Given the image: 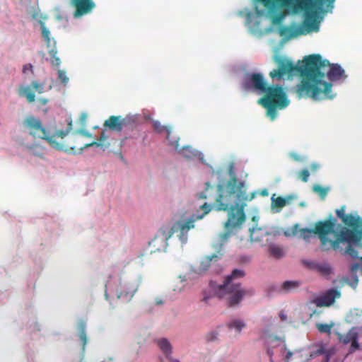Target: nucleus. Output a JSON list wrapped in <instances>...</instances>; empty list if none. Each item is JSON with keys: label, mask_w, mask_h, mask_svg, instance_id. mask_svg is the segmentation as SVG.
<instances>
[{"label": "nucleus", "mask_w": 362, "mask_h": 362, "mask_svg": "<svg viewBox=\"0 0 362 362\" xmlns=\"http://www.w3.org/2000/svg\"><path fill=\"white\" fill-rule=\"evenodd\" d=\"M354 337H358V333L350 330L346 334H339V340L344 344H347L354 340Z\"/></svg>", "instance_id": "23"}, {"label": "nucleus", "mask_w": 362, "mask_h": 362, "mask_svg": "<svg viewBox=\"0 0 362 362\" xmlns=\"http://www.w3.org/2000/svg\"><path fill=\"white\" fill-rule=\"evenodd\" d=\"M300 352H291L288 351L285 356V362H302Z\"/></svg>", "instance_id": "27"}, {"label": "nucleus", "mask_w": 362, "mask_h": 362, "mask_svg": "<svg viewBox=\"0 0 362 362\" xmlns=\"http://www.w3.org/2000/svg\"><path fill=\"white\" fill-rule=\"evenodd\" d=\"M269 252L271 255L274 257L275 258H281L284 256V251L281 247L276 245H272L269 247Z\"/></svg>", "instance_id": "29"}, {"label": "nucleus", "mask_w": 362, "mask_h": 362, "mask_svg": "<svg viewBox=\"0 0 362 362\" xmlns=\"http://www.w3.org/2000/svg\"><path fill=\"white\" fill-rule=\"evenodd\" d=\"M332 325H333L332 324L328 325V324L317 323V324H316V327L317 328L318 331L321 333L329 334L331 332V329H332Z\"/></svg>", "instance_id": "33"}, {"label": "nucleus", "mask_w": 362, "mask_h": 362, "mask_svg": "<svg viewBox=\"0 0 362 362\" xmlns=\"http://www.w3.org/2000/svg\"><path fill=\"white\" fill-rule=\"evenodd\" d=\"M267 354H268V355H269V357H270V360L272 361V356L273 353H272V351L270 350V349H268V350H267Z\"/></svg>", "instance_id": "52"}, {"label": "nucleus", "mask_w": 362, "mask_h": 362, "mask_svg": "<svg viewBox=\"0 0 362 362\" xmlns=\"http://www.w3.org/2000/svg\"><path fill=\"white\" fill-rule=\"evenodd\" d=\"M201 209L204 211L203 214L197 216V219L202 218L206 214L210 212L212 206L208 203L205 202L202 205L200 206Z\"/></svg>", "instance_id": "38"}, {"label": "nucleus", "mask_w": 362, "mask_h": 362, "mask_svg": "<svg viewBox=\"0 0 362 362\" xmlns=\"http://www.w3.org/2000/svg\"><path fill=\"white\" fill-rule=\"evenodd\" d=\"M337 220L330 216L329 218L324 221H319L315 223L314 228H298V237L308 242L313 234L317 235L320 240L321 247L323 250H328V244L329 238H327L329 234L334 233V227Z\"/></svg>", "instance_id": "7"}, {"label": "nucleus", "mask_w": 362, "mask_h": 362, "mask_svg": "<svg viewBox=\"0 0 362 362\" xmlns=\"http://www.w3.org/2000/svg\"><path fill=\"white\" fill-rule=\"evenodd\" d=\"M300 227V225L298 223L294 224L291 228H287L284 231V235L286 237H291V236H297L298 234V228Z\"/></svg>", "instance_id": "30"}, {"label": "nucleus", "mask_w": 362, "mask_h": 362, "mask_svg": "<svg viewBox=\"0 0 362 362\" xmlns=\"http://www.w3.org/2000/svg\"><path fill=\"white\" fill-rule=\"evenodd\" d=\"M274 206L278 208H282L286 204V200L282 197H278L277 198L272 200Z\"/></svg>", "instance_id": "35"}, {"label": "nucleus", "mask_w": 362, "mask_h": 362, "mask_svg": "<svg viewBox=\"0 0 362 362\" xmlns=\"http://www.w3.org/2000/svg\"><path fill=\"white\" fill-rule=\"evenodd\" d=\"M218 333L215 332H210L206 335L207 341H213L217 339Z\"/></svg>", "instance_id": "43"}, {"label": "nucleus", "mask_w": 362, "mask_h": 362, "mask_svg": "<svg viewBox=\"0 0 362 362\" xmlns=\"http://www.w3.org/2000/svg\"><path fill=\"white\" fill-rule=\"evenodd\" d=\"M104 126L108 127L111 130L121 132L122 129L123 122L120 116L112 115L105 122Z\"/></svg>", "instance_id": "18"}, {"label": "nucleus", "mask_w": 362, "mask_h": 362, "mask_svg": "<svg viewBox=\"0 0 362 362\" xmlns=\"http://www.w3.org/2000/svg\"><path fill=\"white\" fill-rule=\"evenodd\" d=\"M87 119V114L86 113H82L80 116V121L81 124H84Z\"/></svg>", "instance_id": "49"}, {"label": "nucleus", "mask_w": 362, "mask_h": 362, "mask_svg": "<svg viewBox=\"0 0 362 362\" xmlns=\"http://www.w3.org/2000/svg\"><path fill=\"white\" fill-rule=\"evenodd\" d=\"M153 129L158 133L165 132L166 133V139L168 140L171 145L175 146L176 148H178V141H173L170 139V133H171V127L168 126H163L158 121H154L153 122Z\"/></svg>", "instance_id": "17"}, {"label": "nucleus", "mask_w": 362, "mask_h": 362, "mask_svg": "<svg viewBox=\"0 0 362 362\" xmlns=\"http://www.w3.org/2000/svg\"><path fill=\"white\" fill-rule=\"evenodd\" d=\"M93 146L107 148L110 146V144H103L101 142H96L95 141H94L90 144H85L84 148H88Z\"/></svg>", "instance_id": "41"}, {"label": "nucleus", "mask_w": 362, "mask_h": 362, "mask_svg": "<svg viewBox=\"0 0 362 362\" xmlns=\"http://www.w3.org/2000/svg\"><path fill=\"white\" fill-rule=\"evenodd\" d=\"M305 13L306 16L302 25L293 23L290 26H281L279 29V34L286 40H288L300 35H305L313 31H318L319 24L313 18V15L315 13Z\"/></svg>", "instance_id": "9"}, {"label": "nucleus", "mask_w": 362, "mask_h": 362, "mask_svg": "<svg viewBox=\"0 0 362 362\" xmlns=\"http://www.w3.org/2000/svg\"><path fill=\"white\" fill-rule=\"evenodd\" d=\"M314 269L323 276H328L332 272L331 267L326 263L324 264H315Z\"/></svg>", "instance_id": "25"}, {"label": "nucleus", "mask_w": 362, "mask_h": 362, "mask_svg": "<svg viewBox=\"0 0 362 362\" xmlns=\"http://www.w3.org/2000/svg\"><path fill=\"white\" fill-rule=\"evenodd\" d=\"M51 57V63L53 66H58L61 64L60 59L57 56V51L56 49H52L49 52Z\"/></svg>", "instance_id": "31"}, {"label": "nucleus", "mask_w": 362, "mask_h": 362, "mask_svg": "<svg viewBox=\"0 0 362 362\" xmlns=\"http://www.w3.org/2000/svg\"><path fill=\"white\" fill-rule=\"evenodd\" d=\"M310 173L308 169H303L298 173V177L304 182H308Z\"/></svg>", "instance_id": "39"}, {"label": "nucleus", "mask_w": 362, "mask_h": 362, "mask_svg": "<svg viewBox=\"0 0 362 362\" xmlns=\"http://www.w3.org/2000/svg\"><path fill=\"white\" fill-rule=\"evenodd\" d=\"M245 327V323L241 320H233L228 323V329H235L236 332L238 334Z\"/></svg>", "instance_id": "24"}, {"label": "nucleus", "mask_w": 362, "mask_h": 362, "mask_svg": "<svg viewBox=\"0 0 362 362\" xmlns=\"http://www.w3.org/2000/svg\"><path fill=\"white\" fill-rule=\"evenodd\" d=\"M290 156L296 161H299L301 159L300 156L296 153H291Z\"/></svg>", "instance_id": "48"}, {"label": "nucleus", "mask_w": 362, "mask_h": 362, "mask_svg": "<svg viewBox=\"0 0 362 362\" xmlns=\"http://www.w3.org/2000/svg\"><path fill=\"white\" fill-rule=\"evenodd\" d=\"M267 194V192H263V195Z\"/></svg>", "instance_id": "61"}, {"label": "nucleus", "mask_w": 362, "mask_h": 362, "mask_svg": "<svg viewBox=\"0 0 362 362\" xmlns=\"http://www.w3.org/2000/svg\"><path fill=\"white\" fill-rule=\"evenodd\" d=\"M40 101L42 105H45L47 103V100L44 98L40 99Z\"/></svg>", "instance_id": "54"}, {"label": "nucleus", "mask_w": 362, "mask_h": 362, "mask_svg": "<svg viewBox=\"0 0 362 362\" xmlns=\"http://www.w3.org/2000/svg\"><path fill=\"white\" fill-rule=\"evenodd\" d=\"M220 256H221V254H219V255H216V254H214L213 255L211 256H208L206 257L202 262H201V267H200V270L202 271H206L211 265V262L213 261V260H215L216 261L219 257Z\"/></svg>", "instance_id": "26"}, {"label": "nucleus", "mask_w": 362, "mask_h": 362, "mask_svg": "<svg viewBox=\"0 0 362 362\" xmlns=\"http://www.w3.org/2000/svg\"><path fill=\"white\" fill-rule=\"evenodd\" d=\"M358 267V264H356L354 265L352 269H355V268H356Z\"/></svg>", "instance_id": "58"}, {"label": "nucleus", "mask_w": 362, "mask_h": 362, "mask_svg": "<svg viewBox=\"0 0 362 362\" xmlns=\"http://www.w3.org/2000/svg\"><path fill=\"white\" fill-rule=\"evenodd\" d=\"M81 134L86 136H88V137L91 136V134H89L88 132H81Z\"/></svg>", "instance_id": "55"}, {"label": "nucleus", "mask_w": 362, "mask_h": 362, "mask_svg": "<svg viewBox=\"0 0 362 362\" xmlns=\"http://www.w3.org/2000/svg\"><path fill=\"white\" fill-rule=\"evenodd\" d=\"M319 168V165L317 163H313L311 165L310 168L313 171H315Z\"/></svg>", "instance_id": "50"}, {"label": "nucleus", "mask_w": 362, "mask_h": 362, "mask_svg": "<svg viewBox=\"0 0 362 362\" xmlns=\"http://www.w3.org/2000/svg\"><path fill=\"white\" fill-rule=\"evenodd\" d=\"M217 192L213 206L216 211H228L227 221L224 224L226 231L219 234L222 245L230 237L233 230L240 228L245 221L246 202L251 201L255 197V193H252L249 197L244 182L235 177L230 178L225 185H218Z\"/></svg>", "instance_id": "2"}, {"label": "nucleus", "mask_w": 362, "mask_h": 362, "mask_svg": "<svg viewBox=\"0 0 362 362\" xmlns=\"http://www.w3.org/2000/svg\"><path fill=\"white\" fill-rule=\"evenodd\" d=\"M283 16L279 15L273 18L272 22L274 24H280L282 21Z\"/></svg>", "instance_id": "46"}, {"label": "nucleus", "mask_w": 362, "mask_h": 362, "mask_svg": "<svg viewBox=\"0 0 362 362\" xmlns=\"http://www.w3.org/2000/svg\"><path fill=\"white\" fill-rule=\"evenodd\" d=\"M170 362H180L178 359H173L170 356V358H168Z\"/></svg>", "instance_id": "53"}, {"label": "nucleus", "mask_w": 362, "mask_h": 362, "mask_svg": "<svg viewBox=\"0 0 362 362\" xmlns=\"http://www.w3.org/2000/svg\"><path fill=\"white\" fill-rule=\"evenodd\" d=\"M138 289L136 282H126L120 285V289L117 293V298L122 299L124 302H129Z\"/></svg>", "instance_id": "15"}, {"label": "nucleus", "mask_w": 362, "mask_h": 362, "mask_svg": "<svg viewBox=\"0 0 362 362\" xmlns=\"http://www.w3.org/2000/svg\"><path fill=\"white\" fill-rule=\"evenodd\" d=\"M107 139V136L105 135V131H103L100 134V136L98 139V140L96 142H101L103 144V142Z\"/></svg>", "instance_id": "47"}, {"label": "nucleus", "mask_w": 362, "mask_h": 362, "mask_svg": "<svg viewBox=\"0 0 362 362\" xmlns=\"http://www.w3.org/2000/svg\"><path fill=\"white\" fill-rule=\"evenodd\" d=\"M209 297H204L202 300L204 302H207V300L209 299Z\"/></svg>", "instance_id": "57"}, {"label": "nucleus", "mask_w": 362, "mask_h": 362, "mask_svg": "<svg viewBox=\"0 0 362 362\" xmlns=\"http://www.w3.org/2000/svg\"><path fill=\"white\" fill-rule=\"evenodd\" d=\"M267 194V192H263V195Z\"/></svg>", "instance_id": "62"}, {"label": "nucleus", "mask_w": 362, "mask_h": 362, "mask_svg": "<svg viewBox=\"0 0 362 362\" xmlns=\"http://www.w3.org/2000/svg\"><path fill=\"white\" fill-rule=\"evenodd\" d=\"M40 24L41 26L42 36L45 40L47 46L49 47L51 45L50 32L46 28L45 24L43 22L40 21Z\"/></svg>", "instance_id": "28"}, {"label": "nucleus", "mask_w": 362, "mask_h": 362, "mask_svg": "<svg viewBox=\"0 0 362 362\" xmlns=\"http://www.w3.org/2000/svg\"><path fill=\"white\" fill-rule=\"evenodd\" d=\"M243 87L245 90H259L264 92L268 88L262 74L255 73L249 78L244 81Z\"/></svg>", "instance_id": "12"}, {"label": "nucleus", "mask_w": 362, "mask_h": 362, "mask_svg": "<svg viewBox=\"0 0 362 362\" xmlns=\"http://www.w3.org/2000/svg\"><path fill=\"white\" fill-rule=\"evenodd\" d=\"M274 340H275V339L272 337H270L268 338L267 342H269V341H274Z\"/></svg>", "instance_id": "56"}, {"label": "nucleus", "mask_w": 362, "mask_h": 362, "mask_svg": "<svg viewBox=\"0 0 362 362\" xmlns=\"http://www.w3.org/2000/svg\"><path fill=\"white\" fill-rule=\"evenodd\" d=\"M313 191L317 193L322 199H325L327 194V190L320 185H315L313 187Z\"/></svg>", "instance_id": "37"}, {"label": "nucleus", "mask_w": 362, "mask_h": 362, "mask_svg": "<svg viewBox=\"0 0 362 362\" xmlns=\"http://www.w3.org/2000/svg\"><path fill=\"white\" fill-rule=\"evenodd\" d=\"M78 329L79 331V339L82 344V351L84 352L87 344V336L86 332V322L83 320L78 322Z\"/></svg>", "instance_id": "21"}, {"label": "nucleus", "mask_w": 362, "mask_h": 362, "mask_svg": "<svg viewBox=\"0 0 362 362\" xmlns=\"http://www.w3.org/2000/svg\"><path fill=\"white\" fill-rule=\"evenodd\" d=\"M195 219L191 218L185 221H178L168 230L170 236L173 233H179V238L182 243L187 242L188 231L194 228Z\"/></svg>", "instance_id": "10"}, {"label": "nucleus", "mask_w": 362, "mask_h": 362, "mask_svg": "<svg viewBox=\"0 0 362 362\" xmlns=\"http://www.w3.org/2000/svg\"><path fill=\"white\" fill-rule=\"evenodd\" d=\"M18 95L25 97L28 103H33L35 100V95L30 86H21Z\"/></svg>", "instance_id": "20"}, {"label": "nucleus", "mask_w": 362, "mask_h": 362, "mask_svg": "<svg viewBox=\"0 0 362 362\" xmlns=\"http://www.w3.org/2000/svg\"><path fill=\"white\" fill-rule=\"evenodd\" d=\"M33 66L31 64H26L23 67V73L26 74L29 71H31L32 73H33Z\"/></svg>", "instance_id": "45"}, {"label": "nucleus", "mask_w": 362, "mask_h": 362, "mask_svg": "<svg viewBox=\"0 0 362 362\" xmlns=\"http://www.w3.org/2000/svg\"><path fill=\"white\" fill-rule=\"evenodd\" d=\"M157 304H162V301L161 300H158L156 302Z\"/></svg>", "instance_id": "59"}, {"label": "nucleus", "mask_w": 362, "mask_h": 362, "mask_svg": "<svg viewBox=\"0 0 362 362\" xmlns=\"http://www.w3.org/2000/svg\"><path fill=\"white\" fill-rule=\"evenodd\" d=\"M261 2L265 7L279 6L281 8H293L296 11L306 13L322 11L326 4L327 10L332 11L335 0H256Z\"/></svg>", "instance_id": "4"}, {"label": "nucleus", "mask_w": 362, "mask_h": 362, "mask_svg": "<svg viewBox=\"0 0 362 362\" xmlns=\"http://www.w3.org/2000/svg\"><path fill=\"white\" fill-rule=\"evenodd\" d=\"M267 194V192H263V195Z\"/></svg>", "instance_id": "60"}, {"label": "nucleus", "mask_w": 362, "mask_h": 362, "mask_svg": "<svg viewBox=\"0 0 362 362\" xmlns=\"http://www.w3.org/2000/svg\"><path fill=\"white\" fill-rule=\"evenodd\" d=\"M341 297V292L337 288L327 290L324 294L320 296L314 300L315 304L317 307H329L332 305L336 298Z\"/></svg>", "instance_id": "14"}, {"label": "nucleus", "mask_w": 362, "mask_h": 362, "mask_svg": "<svg viewBox=\"0 0 362 362\" xmlns=\"http://www.w3.org/2000/svg\"><path fill=\"white\" fill-rule=\"evenodd\" d=\"M245 273L242 269H235L231 274L228 275L224 281V284L220 286V293L222 296H227V303L229 307L238 305L243 296H252L255 293L253 289H243L240 284L235 281L243 278Z\"/></svg>", "instance_id": "5"}, {"label": "nucleus", "mask_w": 362, "mask_h": 362, "mask_svg": "<svg viewBox=\"0 0 362 362\" xmlns=\"http://www.w3.org/2000/svg\"><path fill=\"white\" fill-rule=\"evenodd\" d=\"M264 93V95L258 100V103L267 110V115L271 120H274L277 110L286 107L289 101L280 86H268Z\"/></svg>", "instance_id": "6"}, {"label": "nucleus", "mask_w": 362, "mask_h": 362, "mask_svg": "<svg viewBox=\"0 0 362 362\" xmlns=\"http://www.w3.org/2000/svg\"><path fill=\"white\" fill-rule=\"evenodd\" d=\"M345 212V206H342L339 209L336 210L337 216L343 221L344 219V217L346 216V215L344 214Z\"/></svg>", "instance_id": "42"}, {"label": "nucleus", "mask_w": 362, "mask_h": 362, "mask_svg": "<svg viewBox=\"0 0 362 362\" xmlns=\"http://www.w3.org/2000/svg\"><path fill=\"white\" fill-rule=\"evenodd\" d=\"M170 237L168 230L165 228H161L149 242V246L152 247L151 252L165 250L168 246V240Z\"/></svg>", "instance_id": "11"}, {"label": "nucleus", "mask_w": 362, "mask_h": 362, "mask_svg": "<svg viewBox=\"0 0 362 362\" xmlns=\"http://www.w3.org/2000/svg\"><path fill=\"white\" fill-rule=\"evenodd\" d=\"M31 87L39 94L45 91V84L37 81H32Z\"/></svg>", "instance_id": "34"}, {"label": "nucleus", "mask_w": 362, "mask_h": 362, "mask_svg": "<svg viewBox=\"0 0 362 362\" xmlns=\"http://www.w3.org/2000/svg\"><path fill=\"white\" fill-rule=\"evenodd\" d=\"M275 62L279 68L269 73L271 78H281L285 74H299L302 79L296 86L298 95L300 97L307 96L315 100L333 98L332 83L325 80L336 81L344 75V70L340 65L330 64L319 54L305 57L302 64L300 61L294 64L291 59L284 57H276Z\"/></svg>", "instance_id": "1"}, {"label": "nucleus", "mask_w": 362, "mask_h": 362, "mask_svg": "<svg viewBox=\"0 0 362 362\" xmlns=\"http://www.w3.org/2000/svg\"><path fill=\"white\" fill-rule=\"evenodd\" d=\"M279 317H280L281 320H285L286 319V315L284 314L283 312L280 313Z\"/></svg>", "instance_id": "51"}, {"label": "nucleus", "mask_w": 362, "mask_h": 362, "mask_svg": "<svg viewBox=\"0 0 362 362\" xmlns=\"http://www.w3.org/2000/svg\"><path fill=\"white\" fill-rule=\"evenodd\" d=\"M350 343H351V346H350V349H349V353H353L356 350L359 349L360 346H359V344L358 342V337H354V340L351 342H350Z\"/></svg>", "instance_id": "40"}, {"label": "nucleus", "mask_w": 362, "mask_h": 362, "mask_svg": "<svg viewBox=\"0 0 362 362\" xmlns=\"http://www.w3.org/2000/svg\"><path fill=\"white\" fill-rule=\"evenodd\" d=\"M24 126L28 129L29 134L35 139L45 140L51 147L57 150H62L64 145L58 142L56 138L63 139L71 129V122L68 124L66 130H58L54 134H50L42 125L40 119L34 116L27 117L23 122Z\"/></svg>", "instance_id": "3"}, {"label": "nucleus", "mask_w": 362, "mask_h": 362, "mask_svg": "<svg viewBox=\"0 0 362 362\" xmlns=\"http://www.w3.org/2000/svg\"><path fill=\"white\" fill-rule=\"evenodd\" d=\"M335 236L334 240H329L328 244V250L333 249L338 250L340 243H347L345 253L353 258L358 257V251L354 247V245H358L362 239V231L351 230L347 228L343 227L339 232L333 233Z\"/></svg>", "instance_id": "8"}, {"label": "nucleus", "mask_w": 362, "mask_h": 362, "mask_svg": "<svg viewBox=\"0 0 362 362\" xmlns=\"http://www.w3.org/2000/svg\"><path fill=\"white\" fill-rule=\"evenodd\" d=\"M70 4L75 8L74 18H80L91 12L95 4L93 0H70Z\"/></svg>", "instance_id": "13"}, {"label": "nucleus", "mask_w": 362, "mask_h": 362, "mask_svg": "<svg viewBox=\"0 0 362 362\" xmlns=\"http://www.w3.org/2000/svg\"><path fill=\"white\" fill-rule=\"evenodd\" d=\"M156 343L165 357L170 358V355L172 354V346L170 341L165 338H161L158 339Z\"/></svg>", "instance_id": "19"}, {"label": "nucleus", "mask_w": 362, "mask_h": 362, "mask_svg": "<svg viewBox=\"0 0 362 362\" xmlns=\"http://www.w3.org/2000/svg\"><path fill=\"white\" fill-rule=\"evenodd\" d=\"M322 354H323V350L321 349H317V350L310 353L309 359H311V358H313L317 357L318 356H320Z\"/></svg>", "instance_id": "44"}, {"label": "nucleus", "mask_w": 362, "mask_h": 362, "mask_svg": "<svg viewBox=\"0 0 362 362\" xmlns=\"http://www.w3.org/2000/svg\"><path fill=\"white\" fill-rule=\"evenodd\" d=\"M58 78L61 81L64 86H66L68 83L69 78L66 76V72L64 70L59 69L57 71Z\"/></svg>", "instance_id": "36"}, {"label": "nucleus", "mask_w": 362, "mask_h": 362, "mask_svg": "<svg viewBox=\"0 0 362 362\" xmlns=\"http://www.w3.org/2000/svg\"><path fill=\"white\" fill-rule=\"evenodd\" d=\"M342 222L347 226L351 228V230L361 231L359 230L362 227V218L359 216H354L351 214H347Z\"/></svg>", "instance_id": "16"}, {"label": "nucleus", "mask_w": 362, "mask_h": 362, "mask_svg": "<svg viewBox=\"0 0 362 362\" xmlns=\"http://www.w3.org/2000/svg\"><path fill=\"white\" fill-rule=\"evenodd\" d=\"M205 190L198 194V199H207L208 197H210L211 194L209 193V191L213 189V187L210 185L209 182H206L205 183Z\"/></svg>", "instance_id": "32"}, {"label": "nucleus", "mask_w": 362, "mask_h": 362, "mask_svg": "<svg viewBox=\"0 0 362 362\" xmlns=\"http://www.w3.org/2000/svg\"><path fill=\"white\" fill-rule=\"evenodd\" d=\"M299 281H286L281 285V290L286 293L294 291L300 286Z\"/></svg>", "instance_id": "22"}]
</instances>
